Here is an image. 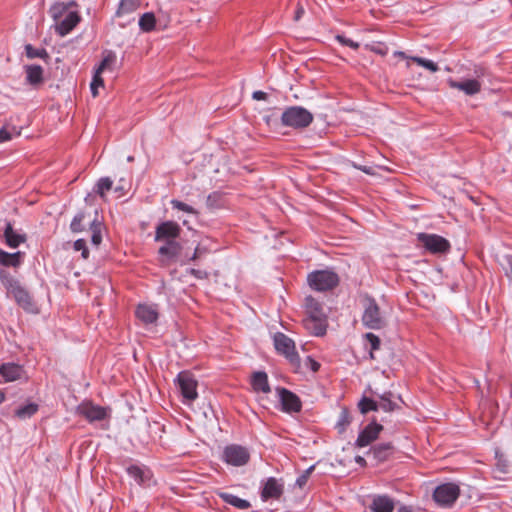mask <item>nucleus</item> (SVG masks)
Segmentation results:
<instances>
[{
    "label": "nucleus",
    "mask_w": 512,
    "mask_h": 512,
    "mask_svg": "<svg viewBox=\"0 0 512 512\" xmlns=\"http://www.w3.org/2000/svg\"><path fill=\"white\" fill-rule=\"evenodd\" d=\"M181 232V226L172 220L162 221L155 227L154 241L163 242L158 249V260L161 266L168 267L177 262L182 252V245L178 241Z\"/></svg>",
    "instance_id": "obj_1"
},
{
    "label": "nucleus",
    "mask_w": 512,
    "mask_h": 512,
    "mask_svg": "<svg viewBox=\"0 0 512 512\" xmlns=\"http://www.w3.org/2000/svg\"><path fill=\"white\" fill-rule=\"evenodd\" d=\"M304 307L306 317L302 320L304 328L315 336H323L327 329V316L323 305L313 296L305 298Z\"/></svg>",
    "instance_id": "obj_2"
},
{
    "label": "nucleus",
    "mask_w": 512,
    "mask_h": 512,
    "mask_svg": "<svg viewBox=\"0 0 512 512\" xmlns=\"http://www.w3.org/2000/svg\"><path fill=\"white\" fill-rule=\"evenodd\" d=\"M1 284L7 290V294L11 295L17 304L27 312H36V305L25 287L7 270H0Z\"/></svg>",
    "instance_id": "obj_3"
},
{
    "label": "nucleus",
    "mask_w": 512,
    "mask_h": 512,
    "mask_svg": "<svg viewBox=\"0 0 512 512\" xmlns=\"http://www.w3.org/2000/svg\"><path fill=\"white\" fill-rule=\"evenodd\" d=\"M363 314L361 317L362 324L372 330L383 329L387 325L385 314L381 311L380 306L375 298L366 295L363 300Z\"/></svg>",
    "instance_id": "obj_4"
},
{
    "label": "nucleus",
    "mask_w": 512,
    "mask_h": 512,
    "mask_svg": "<svg viewBox=\"0 0 512 512\" xmlns=\"http://www.w3.org/2000/svg\"><path fill=\"white\" fill-rule=\"evenodd\" d=\"M340 278L332 270H314L307 275L309 287L318 292L331 291L339 285Z\"/></svg>",
    "instance_id": "obj_5"
},
{
    "label": "nucleus",
    "mask_w": 512,
    "mask_h": 512,
    "mask_svg": "<svg viewBox=\"0 0 512 512\" xmlns=\"http://www.w3.org/2000/svg\"><path fill=\"white\" fill-rule=\"evenodd\" d=\"M89 227L91 231V242L96 247L101 244L102 241V223L95 217L94 219H88L84 212H79L74 216L71 221L70 229L74 233H80L85 231L86 227Z\"/></svg>",
    "instance_id": "obj_6"
},
{
    "label": "nucleus",
    "mask_w": 512,
    "mask_h": 512,
    "mask_svg": "<svg viewBox=\"0 0 512 512\" xmlns=\"http://www.w3.org/2000/svg\"><path fill=\"white\" fill-rule=\"evenodd\" d=\"M314 117L310 111L301 106L287 107L281 115V123L286 127L303 129L308 127Z\"/></svg>",
    "instance_id": "obj_7"
},
{
    "label": "nucleus",
    "mask_w": 512,
    "mask_h": 512,
    "mask_svg": "<svg viewBox=\"0 0 512 512\" xmlns=\"http://www.w3.org/2000/svg\"><path fill=\"white\" fill-rule=\"evenodd\" d=\"M273 343L278 354L283 355L296 368L300 367V356L290 337L282 332H277L273 336Z\"/></svg>",
    "instance_id": "obj_8"
},
{
    "label": "nucleus",
    "mask_w": 512,
    "mask_h": 512,
    "mask_svg": "<svg viewBox=\"0 0 512 512\" xmlns=\"http://www.w3.org/2000/svg\"><path fill=\"white\" fill-rule=\"evenodd\" d=\"M460 495L457 484L449 482L437 486L433 492L434 501L441 507H451Z\"/></svg>",
    "instance_id": "obj_9"
},
{
    "label": "nucleus",
    "mask_w": 512,
    "mask_h": 512,
    "mask_svg": "<svg viewBox=\"0 0 512 512\" xmlns=\"http://www.w3.org/2000/svg\"><path fill=\"white\" fill-rule=\"evenodd\" d=\"M222 460L228 465L240 467L246 465L249 462L250 453L244 446L238 444H230L224 448Z\"/></svg>",
    "instance_id": "obj_10"
},
{
    "label": "nucleus",
    "mask_w": 512,
    "mask_h": 512,
    "mask_svg": "<svg viewBox=\"0 0 512 512\" xmlns=\"http://www.w3.org/2000/svg\"><path fill=\"white\" fill-rule=\"evenodd\" d=\"M179 391L184 398V403L194 401L198 397L197 380L189 371H181L176 378Z\"/></svg>",
    "instance_id": "obj_11"
},
{
    "label": "nucleus",
    "mask_w": 512,
    "mask_h": 512,
    "mask_svg": "<svg viewBox=\"0 0 512 512\" xmlns=\"http://www.w3.org/2000/svg\"><path fill=\"white\" fill-rule=\"evenodd\" d=\"M417 240L432 254L446 253L451 247L446 238L437 234L419 233Z\"/></svg>",
    "instance_id": "obj_12"
},
{
    "label": "nucleus",
    "mask_w": 512,
    "mask_h": 512,
    "mask_svg": "<svg viewBox=\"0 0 512 512\" xmlns=\"http://www.w3.org/2000/svg\"><path fill=\"white\" fill-rule=\"evenodd\" d=\"M77 412L79 415L84 417L90 423L96 421H102L109 417V409L95 405L91 402H82L77 407Z\"/></svg>",
    "instance_id": "obj_13"
},
{
    "label": "nucleus",
    "mask_w": 512,
    "mask_h": 512,
    "mask_svg": "<svg viewBox=\"0 0 512 512\" xmlns=\"http://www.w3.org/2000/svg\"><path fill=\"white\" fill-rule=\"evenodd\" d=\"M382 430L383 426L377 423L375 419H373L362 431H360L355 441V446L358 448H363L370 445L372 442L378 439Z\"/></svg>",
    "instance_id": "obj_14"
},
{
    "label": "nucleus",
    "mask_w": 512,
    "mask_h": 512,
    "mask_svg": "<svg viewBox=\"0 0 512 512\" xmlns=\"http://www.w3.org/2000/svg\"><path fill=\"white\" fill-rule=\"evenodd\" d=\"M283 493V481L275 477H269L263 483L260 496L262 501H268L269 499L279 500Z\"/></svg>",
    "instance_id": "obj_15"
},
{
    "label": "nucleus",
    "mask_w": 512,
    "mask_h": 512,
    "mask_svg": "<svg viewBox=\"0 0 512 512\" xmlns=\"http://www.w3.org/2000/svg\"><path fill=\"white\" fill-rule=\"evenodd\" d=\"M282 410L286 413H298L302 409L300 398L286 388H277Z\"/></svg>",
    "instance_id": "obj_16"
},
{
    "label": "nucleus",
    "mask_w": 512,
    "mask_h": 512,
    "mask_svg": "<svg viewBox=\"0 0 512 512\" xmlns=\"http://www.w3.org/2000/svg\"><path fill=\"white\" fill-rule=\"evenodd\" d=\"M81 17L77 11H70L66 13L65 17H61L55 21V31L60 36L69 34L80 22Z\"/></svg>",
    "instance_id": "obj_17"
},
{
    "label": "nucleus",
    "mask_w": 512,
    "mask_h": 512,
    "mask_svg": "<svg viewBox=\"0 0 512 512\" xmlns=\"http://www.w3.org/2000/svg\"><path fill=\"white\" fill-rule=\"evenodd\" d=\"M3 240L10 248H17L27 239L25 234L18 233L14 230L10 221H5V228L3 232Z\"/></svg>",
    "instance_id": "obj_18"
},
{
    "label": "nucleus",
    "mask_w": 512,
    "mask_h": 512,
    "mask_svg": "<svg viewBox=\"0 0 512 512\" xmlns=\"http://www.w3.org/2000/svg\"><path fill=\"white\" fill-rule=\"evenodd\" d=\"M369 509L371 512H393L395 501L388 495H375Z\"/></svg>",
    "instance_id": "obj_19"
},
{
    "label": "nucleus",
    "mask_w": 512,
    "mask_h": 512,
    "mask_svg": "<svg viewBox=\"0 0 512 512\" xmlns=\"http://www.w3.org/2000/svg\"><path fill=\"white\" fill-rule=\"evenodd\" d=\"M128 475L135 480V482L139 485L145 486L149 484V481L152 478L151 471L139 465H130L126 469Z\"/></svg>",
    "instance_id": "obj_20"
},
{
    "label": "nucleus",
    "mask_w": 512,
    "mask_h": 512,
    "mask_svg": "<svg viewBox=\"0 0 512 512\" xmlns=\"http://www.w3.org/2000/svg\"><path fill=\"white\" fill-rule=\"evenodd\" d=\"M394 446L391 442L380 443L374 445L368 452V455H372L377 463H382L387 461L390 456L393 454Z\"/></svg>",
    "instance_id": "obj_21"
},
{
    "label": "nucleus",
    "mask_w": 512,
    "mask_h": 512,
    "mask_svg": "<svg viewBox=\"0 0 512 512\" xmlns=\"http://www.w3.org/2000/svg\"><path fill=\"white\" fill-rule=\"evenodd\" d=\"M449 85L452 88L463 91L466 95H475L480 92L481 84L476 79H467L464 81H449Z\"/></svg>",
    "instance_id": "obj_22"
},
{
    "label": "nucleus",
    "mask_w": 512,
    "mask_h": 512,
    "mask_svg": "<svg viewBox=\"0 0 512 512\" xmlns=\"http://www.w3.org/2000/svg\"><path fill=\"white\" fill-rule=\"evenodd\" d=\"M136 316L145 324H152L158 319V312L154 306L140 304L136 309Z\"/></svg>",
    "instance_id": "obj_23"
},
{
    "label": "nucleus",
    "mask_w": 512,
    "mask_h": 512,
    "mask_svg": "<svg viewBox=\"0 0 512 512\" xmlns=\"http://www.w3.org/2000/svg\"><path fill=\"white\" fill-rule=\"evenodd\" d=\"M24 257L23 252L8 253L0 249V265L4 267L17 268L22 264Z\"/></svg>",
    "instance_id": "obj_24"
},
{
    "label": "nucleus",
    "mask_w": 512,
    "mask_h": 512,
    "mask_svg": "<svg viewBox=\"0 0 512 512\" xmlns=\"http://www.w3.org/2000/svg\"><path fill=\"white\" fill-rule=\"evenodd\" d=\"M22 372V367L15 363H5L0 366V375L7 382L18 380Z\"/></svg>",
    "instance_id": "obj_25"
},
{
    "label": "nucleus",
    "mask_w": 512,
    "mask_h": 512,
    "mask_svg": "<svg viewBox=\"0 0 512 512\" xmlns=\"http://www.w3.org/2000/svg\"><path fill=\"white\" fill-rule=\"evenodd\" d=\"M219 497L225 503H227L235 508L241 509V510L249 509L252 506L248 500L242 499V498H240L234 494L228 493V492L219 493Z\"/></svg>",
    "instance_id": "obj_26"
},
{
    "label": "nucleus",
    "mask_w": 512,
    "mask_h": 512,
    "mask_svg": "<svg viewBox=\"0 0 512 512\" xmlns=\"http://www.w3.org/2000/svg\"><path fill=\"white\" fill-rule=\"evenodd\" d=\"M252 387L256 392L269 393L270 386L268 383V376L263 371H258L253 374Z\"/></svg>",
    "instance_id": "obj_27"
},
{
    "label": "nucleus",
    "mask_w": 512,
    "mask_h": 512,
    "mask_svg": "<svg viewBox=\"0 0 512 512\" xmlns=\"http://www.w3.org/2000/svg\"><path fill=\"white\" fill-rule=\"evenodd\" d=\"M26 79L31 85H38L43 82V68L40 65L26 66Z\"/></svg>",
    "instance_id": "obj_28"
},
{
    "label": "nucleus",
    "mask_w": 512,
    "mask_h": 512,
    "mask_svg": "<svg viewBox=\"0 0 512 512\" xmlns=\"http://www.w3.org/2000/svg\"><path fill=\"white\" fill-rule=\"evenodd\" d=\"M72 7H77V3L75 1H70L68 3H55L51 6L49 12L53 20L58 21V19L68 13L67 11Z\"/></svg>",
    "instance_id": "obj_29"
},
{
    "label": "nucleus",
    "mask_w": 512,
    "mask_h": 512,
    "mask_svg": "<svg viewBox=\"0 0 512 512\" xmlns=\"http://www.w3.org/2000/svg\"><path fill=\"white\" fill-rule=\"evenodd\" d=\"M392 396L393 395L391 392L382 394L379 397V401H377L378 405H379V409H381L385 412H393V411L399 409L400 406L395 401L392 400Z\"/></svg>",
    "instance_id": "obj_30"
},
{
    "label": "nucleus",
    "mask_w": 512,
    "mask_h": 512,
    "mask_svg": "<svg viewBox=\"0 0 512 512\" xmlns=\"http://www.w3.org/2000/svg\"><path fill=\"white\" fill-rule=\"evenodd\" d=\"M358 409L361 414L365 415L369 413L370 411H377L379 410L378 402L368 398L366 396H363L360 401L358 402Z\"/></svg>",
    "instance_id": "obj_31"
},
{
    "label": "nucleus",
    "mask_w": 512,
    "mask_h": 512,
    "mask_svg": "<svg viewBox=\"0 0 512 512\" xmlns=\"http://www.w3.org/2000/svg\"><path fill=\"white\" fill-rule=\"evenodd\" d=\"M156 18L153 13H144L139 19V27L144 32H150L155 28Z\"/></svg>",
    "instance_id": "obj_32"
},
{
    "label": "nucleus",
    "mask_w": 512,
    "mask_h": 512,
    "mask_svg": "<svg viewBox=\"0 0 512 512\" xmlns=\"http://www.w3.org/2000/svg\"><path fill=\"white\" fill-rule=\"evenodd\" d=\"M38 411V405L35 403H28L20 406L15 411V416L19 419H27L33 416Z\"/></svg>",
    "instance_id": "obj_33"
},
{
    "label": "nucleus",
    "mask_w": 512,
    "mask_h": 512,
    "mask_svg": "<svg viewBox=\"0 0 512 512\" xmlns=\"http://www.w3.org/2000/svg\"><path fill=\"white\" fill-rule=\"evenodd\" d=\"M113 182L109 177H102L98 180L94 192L101 198L105 197V193L112 188Z\"/></svg>",
    "instance_id": "obj_34"
},
{
    "label": "nucleus",
    "mask_w": 512,
    "mask_h": 512,
    "mask_svg": "<svg viewBox=\"0 0 512 512\" xmlns=\"http://www.w3.org/2000/svg\"><path fill=\"white\" fill-rule=\"evenodd\" d=\"M351 416L349 413V410L347 408H342L339 419L337 421L336 427L339 429L340 432L345 431L347 426L351 423Z\"/></svg>",
    "instance_id": "obj_35"
},
{
    "label": "nucleus",
    "mask_w": 512,
    "mask_h": 512,
    "mask_svg": "<svg viewBox=\"0 0 512 512\" xmlns=\"http://www.w3.org/2000/svg\"><path fill=\"white\" fill-rule=\"evenodd\" d=\"M170 204L173 209H177L179 211H183V212L193 214V215L199 214V212L194 207H192L191 205H188L180 200L172 199L170 201Z\"/></svg>",
    "instance_id": "obj_36"
},
{
    "label": "nucleus",
    "mask_w": 512,
    "mask_h": 512,
    "mask_svg": "<svg viewBox=\"0 0 512 512\" xmlns=\"http://www.w3.org/2000/svg\"><path fill=\"white\" fill-rule=\"evenodd\" d=\"M409 59L417 63L418 65L428 69L431 72H437L439 70L438 65L431 60L421 58L418 56L409 57Z\"/></svg>",
    "instance_id": "obj_37"
},
{
    "label": "nucleus",
    "mask_w": 512,
    "mask_h": 512,
    "mask_svg": "<svg viewBox=\"0 0 512 512\" xmlns=\"http://www.w3.org/2000/svg\"><path fill=\"white\" fill-rule=\"evenodd\" d=\"M222 204V194L220 192H212L206 198V206L209 209L219 208Z\"/></svg>",
    "instance_id": "obj_38"
},
{
    "label": "nucleus",
    "mask_w": 512,
    "mask_h": 512,
    "mask_svg": "<svg viewBox=\"0 0 512 512\" xmlns=\"http://www.w3.org/2000/svg\"><path fill=\"white\" fill-rule=\"evenodd\" d=\"M25 52L26 56L30 59L48 57V53L45 49L34 48L31 44L25 46Z\"/></svg>",
    "instance_id": "obj_39"
},
{
    "label": "nucleus",
    "mask_w": 512,
    "mask_h": 512,
    "mask_svg": "<svg viewBox=\"0 0 512 512\" xmlns=\"http://www.w3.org/2000/svg\"><path fill=\"white\" fill-rule=\"evenodd\" d=\"M365 339L367 340L371 347L370 356L371 358H374L373 351H376L380 348V338L374 333L369 332L365 334Z\"/></svg>",
    "instance_id": "obj_40"
},
{
    "label": "nucleus",
    "mask_w": 512,
    "mask_h": 512,
    "mask_svg": "<svg viewBox=\"0 0 512 512\" xmlns=\"http://www.w3.org/2000/svg\"><path fill=\"white\" fill-rule=\"evenodd\" d=\"M115 61L116 55L112 51L107 52L97 67L98 72H103L104 69L110 67L113 63H115Z\"/></svg>",
    "instance_id": "obj_41"
},
{
    "label": "nucleus",
    "mask_w": 512,
    "mask_h": 512,
    "mask_svg": "<svg viewBox=\"0 0 512 512\" xmlns=\"http://www.w3.org/2000/svg\"><path fill=\"white\" fill-rule=\"evenodd\" d=\"M315 469V465L310 466L306 470L303 471V473L296 479L295 485L299 488H303L312 474L313 470Z\"/></svg>",
    "instance_id": "obj_42"
},
{
    "label": "nucleus",
    "mask_w": 512,
    "mask_h": 512,
    "mask_svg": "<svg viewBox=\"0 0 512 512\" xmlns=\"http://www.w3.org/2000/svg\"><path fill=\"white\" fill-rule=\"evenodd\" d=\"M210 253V249L202 244L197 245L190 260L201 259Z\"/></svg>",
    "instance_id": "obj_43"
},
{
    "label": "nucleus",
    "mask_w": 512,
    "mask_h": 512,
    "mask_svg": "<svg viewBox=\"0 0 512 512\" xmlns=\"http://www.w3.org/2000/svg\"><path fill=\"white\" fill-rule=\"evenodd\" d=\"M134 8L135 5L133 0H121L119 3L117 14L120 15L123 13L131 12L132 10H134Z\"/></svg>",
    "instance_id": "obj_44"
},
{
    "label": "nucleus",
    "mask_w": 512,
    "mask_h": 512,
    "mask_svg": "<svg viewBox=\"0 0 512 512\" xmlns=\"http://www.w3.org/2000/svg\"><path fill=\"white\" fill-rule=\"evenodd\" d=\"M74 250L81 251L82 257L87 259L89 257V250L86 246V241L84 239H78L74 242Z\"/></svg>",
    "instance_id": "obj_45"
},
{
    "label": "nucleus",
    "mask_w": 512,
    "mask_h": 512,
    "mask_svg": "<svg viewBox=\"0 0 512 512\" xmlns=\"http://www.w3.org/2000/svg\"><path fill=\"white\" fill-rule=\"evenodd\" d=\"M336 40L340 44H342L344 46H348V47H350V48H352L354 50H357L359 48V46H360L359 43H357V42L353 41L352 39L347 38V37H345L343 35H337L336 36Z\"/></svg>",
    "instance_id": "obj_46"
},
{
    "label": "nucleus",
    "mask_w": 512,
    "mask_h": 512,
    "mask_svg": "<svg viewBox=\"0 0 512 512\" xmlns=\"http://www.w3.org/2000/svg\"><path fill=\"white\" fill-rule=\"evenodd\" d=\"M101 73L102 72H98V69L95 70V74L93 76L91 84L98 86V87L104 85V81H103V78L101 77Z\"/></svg>",
    "instance_id": "obj_47"
},
{
    "label": "nucleus",
    "mask_w": 512,
    "mask_h": 512,
    "mask_svg": "<svg viewBox=\"0 0 512 512\" xmlns=\"http://www.w3.org/2000/svg\"><path fill=\"white\" fill-rule=\"evenodd\" d=\"M12 135L6 128L0 129V143L6 142L11 140Z\"/></svg>",
    "instance_id": "obj_48"
},
{
    "label": "nucleus",
    "mask_w": 512,
    "mask_h": 512,
    "mask_svg": "<svg viewBox=\"0 0 512 512\" xmlns=\"http://www.w3.org/2000/svg\"><path fill=\"white\" fill-rule=\"evenodd\" d=\"M190 274L196 277L197 279H205L208 277V273L206 271L194 268L190 270Z\"/></svg>",
    "instance_id": "obj_49"
},
{
    "label": "nucleus",
    "mask_w": 512,
    "mask_h": 512,
    "mask_svg": "<svg viewBox=\"0 0 512 512\" xmlns=\"http://www.w3.org/2000/svg\"><path fill=\"white\" fill-rule=\"evenodd\" d=\"M306 360H307V362L309 363L310 368H311V370H312L313 372H317V371L319 370V368H320V364H319L316 360H314V359H313L312 357H310V356H308Z\"/></svg>",
    "instance_id": "obj_50"
},
{
    "label": "nucleus",
    "mask_w": 512,
    "mask_h": 512,
    "mask_svg": "<svg viewBox=\"0 0 512 512\" xmlns=\"http://www.w3.org/2000/svg\"><path fill=\"white\" fill-rule=\"evenodd\" d=\"M252 98L254 100H266L267 99V93L263 92V91H254L253 94H252Z\"/></svg>",
    "instance_id": "obj_51"
},
{
    "label": "nucleus",
    "mask_w": 512,
    "mask_h": 512,
    "mask_svg": "<svg viewBox=\"0 0 512 512\" xmlns=\"http://www.w3.org/2000/svg\"><path fill=\"white\" fill-rule=\"evenodd\" d=\"M304 12H305L304 8L302 6H300V5H298V7H297V9L295 11L294 20L295 21L300 20L301 17L303 16Z\"/></svg>",
    "instance_id": "obj_52"
},
{
    "label": "nucleus",
    "mask_w": 512,
    "mask_h": 512,
    "mask_svg": "<svg viewBox=\"0 0 512 512\" xmlns=\"http://www.w3.org/2000/svg\"><path fill=\"white\" fill-rule=\"evenodd\" d=\"M355 462L357 464H359L360 466H362V467H365L367 465V462H366L365 458L360 456V455H357L355 457Z\"/></svg>",
    "instance_id": "obj_53"
},
{
    "label": "nucleus",
    "mask_w": 512,
    "mask_h": 512,
    "mask_svg": "<svg viewBox=\"0 0 512 512\" xmlns=\"http://www.w3.org/2000/svg\"><path fill=\"white\" fill-rule=\"evenodd\" d=\"M90 89H91V93H92V95H93L94 97H96V96L98 95V91H97L98 86H95V85H93V84H90Z\"/></svg>",
    "instance_id": "obj_54"
},
{
    "label": "nucleus",
    "mask_w": 512,
    "mask_h": 512,
    "mask_svg": "<svg viewBox=\"0 0 512 512\" xmlns=\"http://www.w3.org/2000/svg\"><path fill=\"white\" fill-rule=\"evenodd\" d=\"M359 169L366 174H372L371 167L362 166V167H359Z\"/></svg>",
    "instance_id": "obj_55"
},
{
    "label": "nucleus",
    "mask_w": 512,
    "mask_h": 512,
    "mask_svg": "<svg viewBox=\"0 0 512 512\" xmlns=\"http://www.w3.org/2000/svg\"><path fill=\"white\" fill-rule=\"evenodd\" d=\"M394 55H395V56H397V57H401V58H408V57L406 56V54H405L404 52H402V51H396V52L394 53Z\"/></svg>",
    "instance_id": "obj_56"
},
{
    "label": "nucleus",
    "mask_w": 512,
    "mask_h": 512,
    "mask_svg": "<svg viewBox=\"0 0 512 512\" xmlns=\"http://www.w3.org/2000/svg\"><path fill=\"white\" fill-rule=\"evenodd\" d=\"M397 512H413V511L410 508L403 506V507L399 508Z\"/></svg>",
    "instance_id": "obj_57"
},
{
    "label": "nucleus",
    "mask_w": 512,
    "mask_h": 512,
    "mask_svg": "<svg viewBox=\"0 0 512 512\" xmlns=\"http://www.w3.org/2000/svg\"><path fill=\"white\" fill-rule=\"evenodd\" d=\"M5 400V394L3 391L0 390V404L3 403Z\"/></svg>",
    "instance_id": "obj_58"
},
{
    "label": "nucleus",
    "mask_w": 512,
    "mask_h": 512,
    "mask_svg": "<svg viewBox=\"0 0 512 512\" xmlns=\"http://www.w3.org/2000/svg\"><path fill=\"white\" fill-rule=\"evenodd\" d=\"M475 74H477V76L484 75V69H480V72L476 70Z\"/></svg>",
    "instance_id": "obj_59"
},
{
    "label": "nucleus",
    "mask_w": 512,
    "mask_h": 512,
    "mask_svg": "<svg viewBox=\"0 0 512 512\" xmlns=\"http://www.w3.org/2000/svg\"><path fill=\"white\" fill-rule=\"evenodd\" d=\"M376 52H377V53H380V54H382V55H384V54H385V51H382L381 49H378Z\"/></svg>",
    "instance_id": "obj_60"
},
{
    "label": "nucleus",
    "mask_w": 512,
    "mask_h": 512,
    "mask_svg": "<svg viewBox=\"0 0 512 512\" xmlns=\"http://www.w3.org/2000/svg\"><path fill=\"white\" fill-rule=\"evenodd\" d=\"M127 160H128L129 162H131V161H133V160H134V158H133V156H129Z\"/></svg>",
    "instance_id": "obj_61"
}]
</instances>
